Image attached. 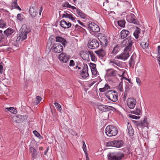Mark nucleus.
Wrapping results in <instances>:
<instances>
[{"label":"nucleus","mask_w":160,"mask_h":160,"mask_svg":"<svg viewBox=\"0 0 160 160\" xmlns=\"http://www.w3.org/2000/svg\"><path fill=\"white\" fill-rule=\"evenodd\" d=\"M89 53L90 52H87L86 51H82L80 53L81 57L84 60L88 61L89 59Z\"/></svg>","instance_id":"6ab92c4d"},{"label":"nucleus","mask_w":160,"mask_h":160,"mask_svg":"<svg viewBox=\"0 0 160 160\" xmlns=\"http://www.w3.org/2000/svg\"><path fill=\"white\" fill-rule=\"evenodd\" d=\"M129 34V32L127 30L123 29L122 30L120 33L121 38L123 39L127 37Z\"/></svg>","instance_id":"393cba45"},{"label":"nucleus","mask_w":160,"mask_h":160,"mask_svg":"<svg viewBox=\"0 0 160 160\" xmlns=\"http://www.w3.org/2000/svg\"><path fill=\"white\" fill-rule=\"evenodd\" d=\"M60 26L64 28H69L71 26V24L70 22H67L63 20L60 22Z\"/></svg>","instance_id":"aec40b11"},{"label":"nucleus","mask_w":160,"mask_h":160,"mask_svg":"<svg viewBox=\"0 0 160 160\" xmlns=\"http://www.w3.org/2000/svg\"><path fill=\"white\" fill-rule=\"evenodd\" d=\"M30 32L29 30L27 29L26 25H23L20 30L19 33L17 34L14 39L17 42L22 41L26 39L28 33Z\"/></svg>","instance_id":"f257e3e1"},{"label":"nucleus","mask_w":160,"mask_h":160,"mask_svg":"<svg viewBox=\"0 0 160 160\" xmlns=\"http://www.w3.org/2000/svg\"><path fill=\"white\" fill-rule=\"evenodd\" d=\"M70 5V4L67 2H63L62 5V6L63 7L67 8H69Z\"/></svg>","instance_id":"c03bdc74"},{"label":"nucleus","mask_w":160,"mask_h":160,"mask_svg":"<svg viewBox=\"0 0 160 160\" xmlns=\"http://www.w3.org/2000/svg\"><path fill=\"white\" fill-rule=\"evenodd\" d=\"M109 160H121L124 157V154L122 152L111 153L108 155Z\"/></svg>","instance_id":"20e7f679"},{"label":"nucleus","mask_w":160,"mask_h":160,"mask_svg":"<svg viewBox=\"0 0 160 160\" xmlns=\"http://www.w3.org/2000/svg\"><path fill=\"white\" fill-rule=\"evenodd\" d=\"M106 96L112 102H116L118 100V96L115 91H109Z\"/></svg>","instance_id":"423d86ee"},{"label":"nucleus","mask_w":160,"mask_h":160,"mask_svg":"<svg viewBox=\"0 0 160 160\" xmlns=\"http://www.w3.org/2000/svg\"><path fill=\"white\" fill-rule=\"evenodd\" d=\"M141 46L143 49L147 48L148 46V39H146V40L144 41H142L141 43Z\"/></svg>","instance_id":"7c9ffc66"},{"label":"nucleus","mask_w":160,"mask_h":160,"mask_svg":"<svg viewBox=\"0 0 160 160\" xmlns=\"http://www.w3.org/2000/svg\"><path fill=\"white\" fill-rule=\"evenodd\" d=\"M98 39L101 45L103 47H106L108 45L109 41L107 37L101 34L98 37Z\"/></svg>","instance_id":"1a4fd4ad"},{"label":"nucleus","mask_w":160,"mask_h":160,"mask_svg":"<svg viewBox=\"0 0 160 160\" xmlns=\"http://www.w3.org/2000/svg\"><path fill=\"white\" fill-rule=\"evenodd\" d=\"M89 66L91 70L96 68V65L95 64L90 63L89 64Z\"/></svg>","instance_id":"de8ad7c7"},{"label":"nucleus","mask_w":160,"mask_h":160,"mask_svg":"<svg viewBox=\"0 0 160 160\" xmlns=\"http://www.w3.org/2000/svg\"><path fill=\"white\" fill-rule=\"evenodd\" d=\"M88 28L90 33L98 32L100 31L99 26L94 22H91L88 25Z\"/></svg>","instance_id":"0eeeda50"},{"label":"nucleus","mask_w":160,"mask_h":160,"mask_svg":"<svg viewBox=\"0 0 160 160\" xmlns=\"http://www.w3.org/2000/svg\"><path fill=\"white\" fill-rule=\"evenodd\" d=\"M69 8H71L72 10H74L76 8L75 7H74V6H71L70 5Z\"/></svg>","instance_id":"0e129e2a"},{"label":"nucleus","mask_w":160,"mask_h":160,"mask_svg":"<svg viewBox=\"0 0 160 160\" xmlns=\"http://www.w3.org/2000/svg\"><path fill=\"white\" fill-rule=\"evenodd\" d=\"M54 104L55 105L57 109L58 110L59 112H61L62 110L61 105L57 102L54 103Z\"/></svg>","instance_id":"79ce46f5"},{"label":"nucleus","mask_w":160,"mask_h":160,"mask_svg":"<svg viewBox=\"0 0 160 160\" xmlns=\"http://www.w3.org/2000/svg\"><path fill=\"white\" fill-rule=\"evenodd\" d=\"M62 18H68L71 19L72 21L75 20V18L72 16V15L71 14H68L67 12H64V13L62 15Z\"/></svg>","instance_id":"a878e982"},{"label":"nucleus","mask_w":160,"mask_h":160,"mask_svg":"<svg viewBox=\"0 0 160 160\" xmlns=\"http://www.w3.org/2000/svg\"><path fill=\"white\" fill-rule=\"evenodd\" d=\"M80 76L83 78H86L89 76L88 73V68L87 65H84L82 72L80 73Z\"/></svg>","instance_id":"ddd939ff"},{"label":"nucleus","mask_w":160,"mask_h":160,"mask_svg":"<svg viewBox=\"0 0 160 160\" xmlns=\"http://www.w3.org/2000/svg\"><path fill=\"white\" fill-rule=\"evenodd\" d=\"M76 12L81 18L83 19H85L86 18L87 15L79 9L78 8L77 9Z\"/></svg>","instance_id":"cd10ccee"},{"label":"nucleus","mask_w":160,"mask_h":160,"mask_svg":"<svg viewBox=\"0 0 160 160\" xmlns=\"http://www.w3.org/2000/svg\"><path fill=\"white\" fill-rule=\"evenodd\" d=\"M118 132V128L112 125L107 126L105 130V133L109 137L116 136Z\"/></svg>","instance_id":"7ed1b4c3"},{"label":"nucleus","mask_w":160,"mask_h":160,"mask_svg":"<svg viewBox=\"0 0 160 160\" xmlns=\"http://www.w3.org/2000/svg\"><path fill=\"white\" fill-rule=\"evenodd\" d=\"M7 42V39L3 37L0 40V43L2 45H5V43Z\"/></svg>","instance_id":"e433bc0d"},{"label":"nucleus","mask_w":160,"mask_h":160,"mask_svg":"<svg viewBox=\"0 0 160 160\" xmlns=\"http://www.w3.org/2000/svg\"><path fill=\"white\" fill-rule=\"evenodd\" d=\"M142 135L143 137L145 138H147L148 137V132H145L144 133H142Z\"/></svg>","instance_id":"6e6d98bb"},{"label":"nucleus","mask_w":160,"mask_h":160,"mask_svg":"<svg viewBox=\"0 0 160 160\" xmlns=\"http://www.w3.org/2000/svg\"><path fill=\"white\" fill-rule=\"evenodd\" d=\"M58 58L59 60L62 62L66 63L68 60L69 57V56L66 53H62L58 56Z\"/></svg>","instance_id":"2eb2a0df"},{"label":"nucleus","mask_w":160,"mask_h":160,"mask_svg":"<svg viewBox=\"0 0 160 160\" xmlns=\"http://www.w3.org/2000/svg\"><path fill=\"white\" fill-rule=\"evenodd\" d=\"M98 109L102 112H105L110 111V110H112V108L114 109L112 107L103 104L98 105Z\"/></svg>","instance_id":"f8f14e48"},{"label":"nucleus","mask_w":160,"mask_h":160,"mask_svg":"<svg viewBox=\"0 0 160 160\" xmlns=\"http://www.w3.org/2000/svg\"><path fill=\"white\" fill-rule=\"evenodd\" d=\"M51 48L55 52L58 53L61 52L63 50L62 46L57 42H55L52 44Z\"/></svg>","instance_id":"6e6552de"},{"label":"nucleus","mask_w":160,"mask_h":160,"mask_svg":"<svg viewBox=\"0 0 160 160\" xmlns=\"http://www.w3.org/2000/svg\"><path fill=\"white\" fill-rule=\"evenodd\" d=\"M78 22L82 26H84V27L85 26L84 25V24L83 22H81V21H80L79 20H78Z\"/></svg>","instance_id":"e2e57ef3"},{"label":"nucleus","mask_w":160,"mask_h":160,"mask_svg":"<svg viewBox=\"0 0 160 160\" xmlns=\"http://www.w3.org/2000/svg\"><path fill=\"white\" fill-rule=\"evenodd\" d=\"M140 32V30H136L134 32L133 35L136 39H138V36H139V34Z\"/></svg>","instance_id":"ea45409f"},{"label":"nucleus","mask_w":160,"mask_h":160,"mask_svg":"<svg viewBox=\"0 0 160 160\" xmlns=\"http://www.w3.org/2000/svg\"><path fill=\"white\" fill-rule=\"evenodd\" d=\"M49 45H51V42H50V41H49V42H48V43H47V47H49Z\"/></svg>","instance_id":"774afa93"},{"label":"nucleus","mask_w":160,"mask_h":160,"mask_svg":"<svg viewBox=\"0 0 160 160\" xmlns=\"http://www.w3.org/2000/svg\"><path fill=\"white\" fill-rule=\"evenodd\" d=\"M56 42H60L61 43L64 47H65L66 44L67 43L66 40L60 36H57L56 37Z\"/></svg>","instance_id":"5701e85b"},{"label":"nucleus","mask_w":160,"mask_h":160,"mask_svg":"<svg viewBox=\"0 0 160 160\" xmlns=\"http://www.w3.org/2000/svg\"><path fill=\"white\" fill-rule=\"evenodd\" d=\"M42 98L39 96H37L36 97L35 103L36 105L38 104L41 101Z\"/></svg>","instance_id":"49530a36"},{"label":"nucleus","mask_w":160,"mask_h":160,"mask_svg":"<svg viewBox=\"0 0 160 160\" xmlns=\"http://www.w3.org/2000/svg\"><path fill=\"white\" fill-rule=\"evenodd\" d=\"M95 53L99 57H103L106 55L105 52L103 50L101 49L95 52Z\"/></svg>","instance_id":"c756f323"},{"label":"nucleus","mask_w":160,"mask_h":160,"mask_svg":"<svg viewBox=\"0 0 160 160\" xmlns=\"http://www.w3.org/2000/svg\"><path fill=\"white\" fill-rule=\"evenodd\" d=\"M136 100L134 98H129L127 101V105L130 109H133L136 105Z\"/></svg>","instance_id":"dca6fc26"},{"label":"nucleus","mask_w":160,"mask_h":160,"mask_svg":"<svg viewBox=\"0 0 160 160\" xmlns=\"http://www.w3.org/2000/svg\"><path fill=\"white\" fill-rule=\"evenodd\" d=\"M29 151L31 153V160H34L36 158L37 155V151L34 148L31 147L29 148Z\"/></svg>","instance_id":"4be33fe9"},{"label":"nucleus","mask_w":160,"mask_h":160,"mask_svg":"<svg viewBox=\"0 0 160 160\" xmlns=\"http://www.w3.org/2000/svg\"><path fill=\"white\" fill-rule=\"evenodd\" d=\"M120 50L119 46L117 45L113 49L112 53L113 54H116Z\"/></svg>","instance_id":"f704fd0d"},{"label":"nucleus","mask_w":160,"mask_h":160,"mask_svg":"<svg viewBox=\"0 0 160 160\" xmlns=\"http://www.w3.org/2000/svg\"><path fill=\"white\" fill-rule=\"evenodd\" d=\"M123 144L124 142L122 140H115L107 142L106 145L107 147L112 146L120 148L121 147Z\"/></svg>","instance_id":"39448f33"},{"label":"nucleus","mask_w":160,"mask_h":160,"mask_svg":"<svg viewBox=\"0 0 160 160\" xmlns=\"http://www.w3.org/2000/svg\"><path fill=\"white\" fill-rule=\"evenodd\" d=\"M75 65V63L74 61L71 60L70 61L69 65L70 67H72L74 66Z\"/></svg>","instance_id":"603ef678"},{"label":"nucleus","mask_w":160,"mask_h":160,"mask_svg":"<svg viewBox=\"0 0 160 160\" xmlns=\"http://www.w3.org/2000/svg\"><path fill=\"white\" fill-rule=\"evenodd\" d=\"M128 133L129 135L131 136H132L134 133V131L131 125H129V124L128 125Z\"/></svg>","instance_id":"72a5a7b5"},{"label":"nucleus","mask_w":160,"mask_h":160,"mask_svg":"<svg viewBox=\"0 0 160 160\" xmlns=\"http://www.w3.org/2000/svg\"><path fill=\"white\" fill-rule=\"evenodd\" d=\"M118 25L121 27L123 28L125 23V21L120 20L118 22Z\"/></svg>","instance_id":"4c0bfd02"},{"label":"nucleus","mask_w":160,"mask_h":160,"mask_svg":"<svg viewBox=\"0 0 160 160\" xmlns=\"http://www.w3.org/2000/svg\"><path fill=\"white\" fill-rule=\"evenodd\" d=\"M82 148L85 154H86L87 153V150L86 148V145L82 146Z\"/></svg>","instance_id":"4d7b16f0"},{"label":"nucleus","mask_w":160,"mask_h":160,"mask_svg":"<svg viewBox=\"0 0 160 160\" xmlns=\"http://www.w3.org/2000/svg\"><path fill=\"white\" fill-rule=\"evenodd\" d=\"M90 55L92 60V61H95L96 60V58L95 57V55L93 53L91 52H90Z\"/></svg>","instance_id":"a18cd8bd"},{"label":"nucleus","mask_w":160,"mask_h":160,"mask_svg":"<svg viewBox=\"0 0 160 160\" xmlns=\"http://www.w3.org/2000/svg\"><path fill=\"white\" fill-rule=\"evenodd\" d=\"M129 55L128 52H125L121 53L120 54L116 56L115 58L118 59H121L123 61L127 60L129 57Z\"/></svg>","instance_id":"9b49d317"},{"label":"nucleus","mask_w":160,"mask_h":160,"mask_svg":"<svg viewBox=\"0 0 160 160\" xmlns=\"http://www.w3.org/2000/svg\"><path fill=\"white\" fill-rule=\"evenodd\" d=\"M86 156V160H89V158L88 157V154H87V153H86V154H85Z\"/></svg>","instance_id":"338daca9"},{"label":"nucleus","mask_w":160,"mask_h":160,"mask_svg":"<svg viewBox=\"0 0 160 160\" xmlns=\"http://www.w3.org/2000/svg\"><path fill=\"white\" fill-rule=\"evenodd\" d=\"M17 19L20 21H22L24 19V17L22 14L18 13L17 16Z\"/></svg>","instance_id":"c9c22d12"},{"label":"nucleus","mask_w":160,"mask_h":160,"mask_svg":"<svg viewBox=\"0 0 160 160\" xmlns=\"http://www.w3.org/2000/svg\"><path fill=\"white\" fill-rule=\"evenodd\" d=\"M118 89L120 91H122L123 89L122 85V84L120 83L118 86Z\"/></svg>","instance_id":"864d4df0"},{"label":"nucleus","mask_w":160,"mask_h":160,"mask_svg":"<svg viewBox=\"0 0 160 160\" xmlns=\"http://www.w3.org/2000/svg\"><path fill=\"white\" fill-rule=\"evenodd\" d=\"M33 132L35 135L38 137L39 139L42 138V137L40 134L37 131L34 130Z\"/></svg>","instance_id":"37998d69"},{"label":"nucleus","mask_w":160,"mask_h":160,"mask_svg":"<svg viewBox=\"0 0 160 160\" xmlns=\"http://www.w3.org/2000/svg\"><path fill=\"white\" fill-rule=\"evenodd\" d=\"M20 122H23V121L26 120L28 118L27 116L25 115H20Z\"/></svg>","instance_id":"58836bf2"},{"label":"nucleus","mask_w":160,"mask_h":160,"mask_svg":"<svg viewBox=\"0 0 160 160\" xmlns=\"http://www.w3.org/2000/svg\"><path fill=\"white\" fill-rule=\"evenodd\" d=\"M17 0H15L12 3L11 5L13 8H16L20 10H21V8L18 5L17 3Z\"/></svg>","instance_id":"2f4dec72"},{"label":"nucleus","mask_w":160,"mask_h":160,"mask_svg":"<svg viewBox=\"0 0 160 160\" xmlns=\"http://www.w3.org/2000/svg\"><path fill=\"white\" fill-rule=\"evenodd\" d=\"M129 117L135 119H138L140 118V117H138L134 115H130Z\"/></svg>","instance_id":"8fccbe9b"},{"label":"nucleus","mask_w":160,"mask_h":160,"mask_svg":"<svg viewBox=\"0 0 160 160\" xmlns=\"http://www.w3.org/2000/svg\"><path fill=\"white\" fill-rule=\"evenodd\" d=\"M117 59H115L114 58L113 60L110 61L109 64L113 66L114 67L118 68L117 66L118 67H121L122 63L121 62L117 60Z\"/></svg>","instance_id":"f3484780"},{"label":"nucleus","mask_w":160,"mask_h":160,"mask_svg":"<svg viewBox=\"0 0 160 160\" xmlns=\"http://www.w3.org/2000/svg\"><path fill=\"white\" fill-rule=\"evenodd\" d=\"M158 54L160 55V45L158 47ZM159 59L160 60V56L159 57Z\"/></svg>","instance_id":"13d9d810"},{"label":"nucleus","mask_w":160,"mask_h":160,"mask_svg":"<svg viewBox=\"0 0 160 160\" xmlns=\"http://www.w3.org/2000/svg\"><path fill=\"white\" fill-rule=\"evenodd\" d=\"M88 45L89 48L95 49L98 47L99 44L97 40L93 39L88 42Z\"/></svg>","instance_id":"9d476101"},{"label":"nucleus","mask_w":160,"mask_h":160,"mask_svg":"<svg viewBox=\"0 0 160 160\" xmlns=\"http://www.w3.org/2000/svg\"><path fill=\"white\" fill-rule=\"evenodd\" d=\"M92 74L93 75H96L97 74V71L96 68L91 70Z\"/></svg>","instance_id":"3c124183"},{"label":"nucleus","mask_w":160,"mask_h":160,"mask_svg":"<svg viewBox=\"0 0 160 160\" xmlns=\"http://www.w3.org/2000/svg\"><path fill=\"white\" fill-rule=\"evenodd\" d=\"M127 20L129 22L133 23L134 24H138V21L135 18V16L133 14H131L127 17Z\"/></svg>","instance_id":"a211bd4d"},{"label":"nucleus","mask_w":160,"mask_h":160,"mask_svg":"<svg viewBox=\"0 0 160 160\" xmlns=\"http://www.w3.org/2000/svg\"><path fill=\"white\" fill-rule=\"evenodd\" d=\"M20 115H14L12 117V121L13 122H15L16 123H19L20 122Z\"/></svg>","instance_id":"c85d7f7f"},{"label":"nucleus","mask_w":160,"mask_h":160,"mask_svg":"<svg viewBox=\"0 0 160 160\" xmlns=\"http://www.w3.org/2000/svg\"><path fill=\"white\" fill-rule=\"evenodd\" d=\"M6 22L2 20H0V28H3L6 27Z\"/></svg>","instance_id":"a19ab883"},{"label":"nucleus","mask_w":160,"mask_h":160,"mask_svg":"<svg viewBox=\"0 0 160 160\" xmlns=\"http://www.w3.org/2000/svg\"><path fill=\"white\" fill-rule=\"evenodd\" d=\"M134 113L138 115L140 114V110L139 108H137L135 111H133Z\"/></svg>","instance_id":"09e8293b"},{"label":"nucleus","mask_w":160,"mask_h":160,"mask_svg":"<svg viewBox=\"0 0 160 160\" xmlns=\"http://www.w3.org/2000/svg\"><path fill=\"white\" fill-rule=\"evenodd\" d=\"M127 94L125 93H124V95L123 96V100L124 101H125L126 100V97H127Z\"/></svg>","instance_id":"69168bd1"},{"label":"nucleus","mask_w":160,"mask_h":160,"mask_svg":"<svg viewBox=\"0 0 160 160\" xmlns=\"http://www.w3.org/2000/svg\"><path fill=\"white\" fill-rule=\"evenodd\" d=\"M29 12L32 18H34L37 15L36 8L35 6H31L30 7Z\"/></svg>","instance_id":"412c9836"},{"label":"nucleus","mask_w":160,"mask_h":160,"mask_svg":"<svg viewBox=\"0 0 160 160\" xmlns=\"http://www.w3.org/2000/svg\"><path fill=\"white\" fill-rule=\"evenodd\" d=\"M106 76L108 78L115 77L117 74V72L112 68L108 69L106 70Z\"/></svg>","instance_id":"4468645a"},{"label":"nucleus","mask_w":160,"mask_h":160,"mask_svg":"<svg viewBox=\"0 0 160 160\" xmlns=\"http://www.w3.org/2000/svg\"><path fill=\"white\" fill-rule=\"evenodd\" d=\"M133 38L131 37H128L123 40L121 45L122 47H125L124 51L129 52L131 50L132 45L133 43Z\"/></svg>","instance_id":"f03ea898"},{"label":"nucleus","mask_w":160,"mask_h":160,"mask_svg":"<svg viewBox=\"0 0 160 160\" xmlns=\"http://www.w3.org/2000/svg\"><path fill=\"white\" fill-rule=\"evenodd\" d=\"M5 111L6 112L9 111L12 113H16L17 112L16 110L12 107L6 108H5Z\"/></svg>","instance_id":"473e14b6"},{"label":"nucleus","mask_w":160,"mask_h":160,"mask_svg":"<svg viewBox=\"0 0 160 160\" xmlns=\"http://www.w3.org/2000/svg\"><path fill=\"white\" fill-rule=\"evenodd\" d=\"M137 122V127L140 128H143L145 126L147 125V123L146 121V120L144 119L143 122L140 121H136Z\"/></svg>","instance_id":"b1692460"},{"label":"nucleus","mask_w":160,"mask_h":160,"mask_svg":"<svg viewBox=\"0 0 160 160\" xmlns=\"http://www.w3.org/2000/svg\"><path fill=\"white\" fill-rule=\"evenodd\" d=\"M136 79L137 83L139 86L141 83V80L138 77H136Z\"/></svg>","instance_id":"5fc2aeb1"},{"label":"nucleus","mask_w":160,"mask_h":160,"mask_svg":"<svg viewBox=\"0 0 160 160\" xmlns=\"http://www.w3.org/2000/svg\"><path fill=\"white\" fill-rule=\"evenodd\" d=\"M3 69V67L2 65V63H0V73H2V72Z\"/></svg>","instance_id":"bf43d9fd"},{"label":"nucleus","mask_w":160,"mask_h":160,"mask_svg":"<svg viewBox=\"0 0 160 160\" xmlns=\"http://www.w3.org/2000/svg\"><path fill=\"white\" fill-rule=\"evenodd\" d=\"M106 90H106V89H105L104 88H100L99 89V91L101 92H105Z\"/></svg>","instance_id":"052dcab7"},{"label":"nucleus","mask_w":160,"mask_h":160,"mask_svg":"<svg viewBox=\"0 0 160 160\" xmlns=\"http://www.w3.org/2000/svg\"><path fill=\"white\" fill-rule=\"evenodd\" d=\"M15 32V30L11 28H8L4 32V33L7 36H10Z\"/></svg>","instance_id":"bb28decb"},{"label":"nucleus","mask_w":160,"mask_h":160,"mask_svg":"<svg viewBox=\"0 0 160 160\" xmlns=\"http://www.w3.org/2000/svg\"><path fill=\"white\" fill-rule=\"evenodd\" d=\"M104 88H105V89H106V90H108V89L110 88L108 84H105V87Z\"/></svg>","instance_id":"680f3d73"}]
</instances>
